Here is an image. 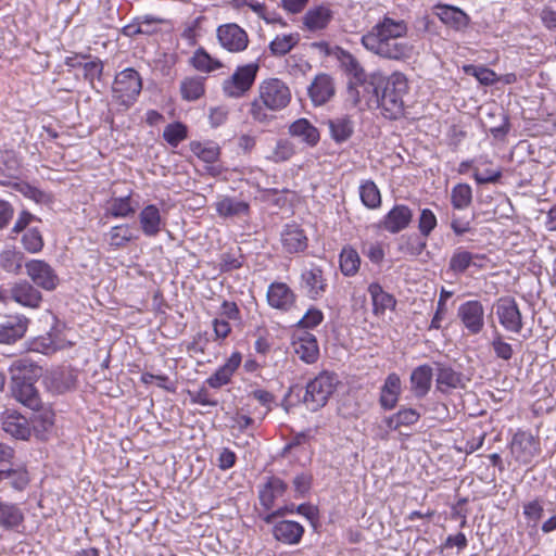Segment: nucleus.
Returning <instances> with one entry per match:
<instances>
[{
    "instance_id": "f257e3e1",
    "label": "nucleus",
    "mask_w": 556,
    "mask_h": 556,
    "mask_svg": "<svg viewBox=\"0 0 556 556\" xmlns=\"http://www.w3.org/2000/svg\"><path fill=\"white\" fill-rule=\"evenodd\" d=\"M408 27L405 21L384 16L362 36L361 42L369 52L387 60L405 61L414 47L405 40Z\"/></svg>"
},
{
    "instance_id": "f03ea898",
    "label": "nucleus",
    "mask_w": 556,
    "mask_h": 556,
    "mask_svg": "<svg viewBox=\"0 0 556 556\" xmlns=\"http://www.w3.org/2000/svg\"><path fill=\"white\" fill-rule=\"evenodd\" d=\"M408 91L407 78L404 74L395 72L391 74L382 86L372 87L366 92L375 97L381 114L388 119H399L404 114L403 97Z\"/></svg>"
},
{
    "instance_id": "7ed1b4c3",
    "label": "nucleus",
    "mask_w": 556,
    "mask_h": 556,
    "mask_svg": "<svg viewBox=\"0 0 556 556\" xmlns=\"http://www.w3.org/2000/svg\"><path fill=\"white\" fill-rule=\"evenodd\" d=\"M40 368L27 358L16 359L10 367L12 396L31 410L41 407V400L34 386Z\"/></svg>"
},
{
    "instance_id": "20e7f679",
    "label": "nucleus",
    "mask_w": 556,
    "mask_h": 556,
    "mask_svg": "<svg viewBox=\"0 0 556 556\" xmlns=\"http://www.w3.org/2000/svg\"><path fill=\"white\" fill-rule=\"evenodd\" d=\"M258 92L260 97L252 102L250 113L255 121L261 123L269 118L266 109L282 110L291 100L289 87L278 78L264 80L258 87Z\"/></svg>"
},
{
    "instance_id": "39448f33",
    "label": "nucleus",
    "mask_w": 556,
    "mask_h": 556,
    "mask_svg": "<svg viewBox=\"0 0 556 556\" xmlns=\"http://www.w3.org/2000/svg\"><path fill=\"white\" fill-rule=\"evenodd\" d=\"M333 56L339 61L340 67L351 76L349 81V94L357 104L361 101V93L372 87V81H367L366 74L357 59L341 47L336 46Z\"/></svg>"
},
{
    "instance_id": "423d86ee",
    "label": "nucleus",
    "mask_w": 556,
    "mask_h": 556,
    "mask_svg": "<svg viewBox=\"0 0 556 556\" xmlns=\"http://www.w3.org/2000/svg\"><path fill=\"white\" fill-rule=\"evenodd\" d=\"M141 90L142 77L135 68L127 67L115 75L112 98L127 110L136 103Z\"/></svg>"
},
{
    "instance_id": "0eeeda50",
    "label": "nucleus",
    "mask_w": 556,
    "mask_h": 556,
    "mask_svg": "<svg viewBox=\"0 0 556 556\" xmlns=\"http://www.w3.org/2000/svg\"><path fill=\"white\" fill-rule=\"evenodd\" d=\"M338 383L337 375L327 370L321 371L311 380L306 386L304 395V403L308 409L316 412L324 407L336 391Z\"/></svg>"
},
{
    "instance_id": "6e6552de",
    "label": "nucleus",
    "mask_w": 556,
    "mask_h": 556,
    "mask_svg": "<svg viewBox=\"0 0 556 556\" xmlns=\"http://www.w3.org/2000/svg\"><path fill=\"white\" fill-rule=\"evenodd\" d=\"M258 71L257 62L238 66L233 74L224 80V93L233 99L243 97L254 85Z\"/></svg>"
},
{
    "instance_id": "1a4fd4ad",
    "label": "nucleus",
    "mask_w": 556,
    "mask_h": 556,
    "mask_svg": "<svg viewBox=\"0 0 556 556\" xmlns=\"http://www.w3.org/2000/svg\"><path fill=\"white\" fill-rule=\"evenodd\" d=\"M493 309L500 325L508 332L519 333L523 328V318L513 296H502L493 303Z\"/></svg>"
},
{
    "instance_id": "9d476101",
    "label": "nucleus",
    "mask_w": 556,
    "mask_h": 556,
    "mask_svg": "<svg viewBox=\"0 0 556 556\" xmlns=\"http://www.w3.org/2000/svg\"><path fill=\"white\" fill-rule=\"evenodd\" d=\"M216 37L220 47L230 53L243 52L250 42L248 33L236 23L219 25Z\"/></svg>"
},
{
    "instance_id": "9b49d317",
    "label": "nucleus",
    "mask_w": 556,
    "mask_h": 556,
    "mask_svg": "<svg viewBox=\"0 0 556 556\" xmlns=\"http://www.w3.org/2000/svg\"><path fill=\"white\" fill-rule=\"evenodd\" d=\"M300 287L308 299L315 301L321 299L328 287L323 268L316 264L305 268L300 277Z\"/></svg>"
},
{
    "instance_id": "f8f14e48",
    "label": "nucleus",
    "mask_w": 556,
    "mask_h": 556,
    "mask_svg": "<svg viewBox=\"0 0 556 556\" xmlns=\"http://www.w3.org/2000/svg\"><path fill=\"white\" fill-rule=\"evenodd\" d=\"M457 317L469 334H479L484 327V307L478 300L462 303L457 309Z\"/></svg>"
},
{
    "instance_id": "ddd939ff",
    "label": "nucleus",
    "mask_w": 556,
    "mask_h": 556,
    "mask_svg": "<svg viewBox=\"0 0 556 556\" xmlns=\"http://www.w3.org/2000/svg\"><path fill=\"white\" fill-rule=\"evenodd\" d=\"M26 274L39 288L52 291L59 283L54 269L42 260H30L25 264Z\"/></svg>"
},
{
    "instance_id": "4468645a",
    "label": "nucleus",
    "mask_w": 556,
    "mask_h": 556,
    "mask_svg": "<svg viewBox=\"0 0 556 556\" xmlns=\"http://www.w3.org/2000/svg\"><path fill=\"white\" fill-rule=\"evenodd\" d=\"M29 319L24 315H9L0 319V344H14L28 328Z\"/></svg>"
},
{
    "instance_id": "2eb2a0df",
    "label": "nucleus",
    "mask_w": 556,
    "mask_h": 556,
    "mask_svg": "<svg viewBox=\"0 0 556 556\" xmlns=\"http://www.w3.org/2000/svg\"><path fill=\"white\" fill-rule=\"evenodd\" d=\"M413 219V211L405 204H395L379 222L378 227L390 232L399 233L406 229Z\"/></svg>"
},
{
    "instance_id": "dca6fc26",
    "label": "nucleus",
    "mask_w": 556,
    "mask_h": 556,
    "mask_svg": "<svg viewBox=\"0 0 556 556\" xmlns=\"http://www.w3.org/2000/svg\"><path fill=\"white\" fill-rule=\"evenodd\" d=\"M432 11L444 25L457 31L464 30L470 23L467 13L451 4L438 3Z\"/></svg>"
},
{
    "instance_id": "f3484780",
    "label": "nucleus",
    "mask_w": 556,
    "mask_h": 556,
    "mask_svg": "<svg viewBox=\"0 0 556 556\" xmlns=\"http://www.w3.org/2000/svg\"><path fill=\"white\" fill-rule=\"evenodd\" d=\"M437 370L435 387L441 393L447 394L454 389L466 387L464 375L444 363H434Z\"/></svg>"
},
{
    "instance_id": "a211bd4d",
    "label": "nucleus",
    "mask_w": 556,
    "mask_h": 556,
    "mask_svg": "<svg viewBox=\"0 0 556 556\" xmlns=\"http://www.w3.org/2000/svg\"><path fill=\"white\" fill-rule=\"evenodd\" d=\"M274 539L286 545H298L304 535V527L294 520H280L271 523Z\"/></svg>"
},
{
    "instance_id": "6ab92c4d",
    "label": "nucleus",
    "mask_w": 556,
    "mask_h": 556,
    "mask_svg": "<svg viewBox=\"0 0 556 556\" xmlns=\"http://www.w3.org/2000/svg\"><path fill=\"white\" fill-rule=\"evenodd\" d=\"M296 295L285 282H273L267 290L268 304L280 311H289L295 303Z\"/></svg>"
},
{
    "instance_id": "aec40b11",
    "label": "nucleus",
    "mask_w": 556,
    "mask_h": 556,
    "mask_svg": "<svg viewBox=\"0 0 556 556\" xmlns=\"http://www.w3.org/2000/svg\"><path fill=\"white\" fill-rule=\"evenodd\" d=\"M2 429L12 438L27 440L31 428L26 417L15 410H7L2 416Z\"/></svg>"
},
{
    "instance_id": "412c9836",
    "label": "nucleus",
    "mask_w": 556,
    "mask_h": 556,
    "mask_svg": "<svg viewBox=\"0 0 556 556\" xmlns=\"http://www.w3.org/2000/svg\"><path fill=\"white\" fill-rule=\"evenodd\" d=\"M307 91L315 106L324 105L334 96L333 80L328 74L320 73L316 75Z\"/></svg>"
},
{
    "instance_id": "4be33fe9",
    "label": "nucleus",
    "mask_w": 556,
    "mask_h": 556,
    "mask_svg": "<svg viewBox=\"0 0 556 556\" xmlns=\"http://www.w3.org/2000/svg\"><path fill=\"white\" fill-rule=\"evenodd\" d=\"M433 368L428 364H421L410 372V391L416 399H424L432 386Z\"/></svg>"
},
{
    "instance_id": "5701e85b",
    "label": "nucleus",
    "mask_w": 556,
    "mask_h": 556,
    "mask_svg": "<svg viewBox=\"0 0 556 556\" xmlns=\"http://www.w3.org/2000/svg\"><path fill=\"white\" fill-rule=\"evenodd\" d=\"M288 489V484L280 478L271 476L258 489L260 504L269 510L274 507L277 497L282 496Z\"/></svg>"
},
{
    "instance_id": "b1692460",
    "label": "nucleus",
    "mask_w": 556,
    "mask_h": 556,
    "mask_svg": "<svg viewBox=\"0 0 556 556\" xmlns=\"http://www.w3.org/2000/svg\"><path fill=\"white\" fill-rule=\"evenodd\" d=\"M140 228L146 237H156L165 225L159 207L154 204L144 206L138 215Z\"/></svg>"
},
{
    "instance_id": "393cba45",
    "label": "nucleus",
    "mask_w": 556,
    "mask_h": 556,
    "mask_svg": "<svg viewBox=\"0 0 556 556\" xmlns=\"http://www.w3.org/2000/svg\"><path fill=\"white\" fill-rule=\"evenodd\" d=\"M241 359V354L239 352H233L227 362L205 380V383L213 389H219L228 384L231 377L239 368Z\"/></svg>"
},
{
    "instance_id": "a878e982",
    "label": "nucleus",
    "mask_w": 556,
    "mask_h": 556,
    "mask_svg": "<svg viewBox=\"0 0 556 556\" xmlns=\"http://www.w3.org/2000/svg\"><path fill=\"white\" fill-rule=\"evenodd\" d=\"M281 242L288 253H300L307 248L308 239L299 225L289 224L281 232Z\"/></svg>"
},
{
    "instance_id": "bb28decb",
    "label": "nucleus",
    "mask_w": 556,
    "mask_h": 556,
    "mask_svg": "<svg viewBox=\"0 0 556 556\" xmlns=\"http://www.w3.org/2000/svg\"><path fill=\"white\" fill-rule=\"evenodd\" d=\"M10 295L16 303L33 308L38 307L42 300L41 293L26 280L14 283Z\"/></svg>"
},
{
    "instance_id": "cd10ccee",
    "label": "nucleus",
    "mask_w": 556,
    "mask_h": 556,
    "mask_svg": "<svg viewBox=\"0 0 556 556\" xmlns=\"http://www.w3.org/2000/svg\"><path fill=\"white\" fill-rule=\"evenodd\" d=\"M333 18V12L327 5H317L306 11L303 25L311 31L325 29Z\"/></svg>"
},
{
    "instance_id": "c85d7f7f",
    "label": "nucleus",
    "mask_w": 556,
    "mask_h": 556,
    "mask_svg": "<svg viewBox=\"0 0 556 556\" xmlns=\"http://www.w3.org/2000/svg\"><path fill=\"white\" fill-rule=\"evenodd\" d=\"M295 354L306 364H313L319 355L317 339L309 332H304L293 342Z\"/></svg>"
},
{
    "instance_id": "c756f323",
    "label": "nucleus",
    "mask_w": 556,
    "mask_h": 556,
    "mask_svg": "<svg viewBox=\"0 0 556 556\" xmlns=\"http://www.w3.org/2000/svg\"><path fill=\"white\" fill-rule=\"evenodd\" d=\"M289 135L299 138L308 147H315L320 135L318 129L306 118H299L289 126Z\"/></svg>"
},
{
    "instance_id": "7c9ffc66",
    "label": "nucleus",
    "mask_w": 556,
    "mask_h": 556,
    "mask_svg": "<svg viewBox=\"0 0 556 556\" xmlns=\"http://www.w3.org/2000/svg\"><path fill=\"white\" fill-rule=\"evenodd\" d=\"M368 293L370 294L372 312L376 316H382L388 308H395V298L392 294L386 292L380 283H370L368 287Z\"/></svg>"
},
{
    "instance_id": "2f4dec72",
    "label": "nucleus",
    "mask_w": 556,
    "mask_h": 556,
    "mask_svg": "<svg viewBox=\"0 0 556 556\" xmlns=\"http://www.w3.org/2000/svg\"><path fill=\"white\" fill-rule=\"evenodd\" d=\"M215 210L220 217H240L249 215L250 204L232 197H223L215 204Z\"/></svg>"
},
{
    "instance_id": "473e14b6",
    "label": "nucleus",
    "mask_w": 556,
    "mask_h": 556,
    "mask_svg": "<svg viewBox=\"0 0 556 556\" xmlns=\"http://www.w3.org/2000/svg\"><path fill=\"white\" fill-rule=\"evenodd\" d=\"M484 255L473 254L462 248L455 250L448 262V268L456 274H464L470 266L481 267L477 261H483Z\"/></svg>"
},
{
    "instance_id": "72a5a7b5",
    "label": "nucleus",
    "mask_w": 556,
    "mask_h": 556,
    "mask_svg": "<svg viewBox=\"0 0 556 556\" xmlns=\"http://www.w3.org/2000/svg\"><path fill=\"white\" fill-rule=\"evenodd\" d=\"M23 521L24 514L16 504L0 501V526L4 530H14Z\"/></svg>"
},
{
    "instance_id": "f704fd0d",
    "label": "nucleus",
    "mask_w": 556,
    "mask_h": 556,
    "mask_svg": "<svg viewBox=\"0 0 556 556\" xmlns=\"http://www.w3.org/2000/svg\"><path fill=\"white\" fill-rule=\"evenodd\" d=\"M331 138L337 143L345 142L354 132V124L348 116H339L327 122Z\"/></svg>"
},
{
    "instance_id": "c9c22d12",
    "label": "nucleus",
    "mask_w": 556,
    "mask_h": 556,
    "mask_svg": "<svg viewBox=\"0 0 556 556\" xmlns=\"http://www.w3.org/2000/svg\"><path fill=\"white\" fill-rule=\"evenodd\" d=\"M205 77L190 76L185 77L180 83V94L186 101H195L205 92Z\"/></svg>"
},
{
    "instance_id": "e433bc0d",
    "label": "nucleus",
    "mask_w": 556,
    "mask_h": 556,
    "mask_svg": "<svg viewBox=\"0 0 556 556\" xmlns=\"http://www.w3.org/2000/svg\"><path fill=\"white\" fill-rule=\"evenodd\" d=\"M190 63L197 71L203 73H212L224 66L218 59L211 56V54H208V52L202 47L194 51Z\"/></svg>"
},
{
    "instance_id": "4c0bfd02",
    "label": "nucleus",
    "mask_w": 556,
    "mask_h": 556,
    "mask_svg": "<svg viewBox=\"0 0 556 556\" xmlns=\"http://www.w3.org/2000/svg\"><path fill=\"white\" fill-rule=\"evenodd\" d=\"M163 23L162 18L144 15L141 17H136L131 23L125 25L122 28V34L126 37L132 38L137 35H151L155 31L154 28H144L143 24H161Z\"/></svg>"
},
{
    "instance_id": "58836bf2",
    "label": "nucleus",
    "mask_w": 556,
    "mask_h": 556,
    "mask_svg": "<svg viewBox=\"0 0 556 556\" xmlns=\"http://www.w3.org/2000/svg\"><path fill=\"white\" fill-rule=\"evenodd\" d=\"M136 213V207L131 204V195L113 198L110 201L106 210V215L114 218H127L132 217Z\"/></svg>"
},
{
    "instance_id": "ea45409f",
    "label": "nucleus",
    "mask_w": 556,
    "mask_h": 556,
    "mask_svg": "<svg viewBox=\"0 0 556 556\" xmlns=\"http://www.w3.org/2000/svg\"><path fill=\"white\" fill-rule=\"evenodd\" d=\"M359 198L364 206L376 210L381 206V193L377 185L368 179L359 185Z\"/></svg>"
},
{
    "instance_id": "a19ab883",
    "label": "nucleus",
    "mask_w": 556,
    "mask_h": 556,
    "mask_svg": "<svg viewBox=\"0 0 556 556\" xmlns=\"http://www.w3.org/2000/svg\"><path fill=\"white\" fill-rule=\"evenodd\" d=\"M427 238L421 235L402 236L399 243V251L413 257L419 256L427 248Z\"/></svg>"
},
{
    "instance_id": "79ce46f5",
    "label": "nucleus",
    "mask_w": 556,
    "mask_h": 556,
    "mask_svg": "<svg viewBox=\"0 0 556 556\" xmlns=\"http://www.w3.org/2000/svg\"><path fill=\"white\" fill-rule=\"evenodd\" d=\"M190 150L203 162L207 164L215 163L220 155V148L213 141L200 142L191 141Z\"/></svg>"
},
{
    "instance_id": "37998d69",
    "label": "nucleus",
    "mask_w": 556,
    "mask_h": 556,
    "mask_svg": "<svg viewBox=\"0 0 556 556\" xmlns=\"http://www.w3.org/2000/svg\"><path fill=\"white\" fill-rule=\"evenodd\" d=\"M24 258V253L15 248L5 249L0 253V267L7 273L17 275L22 269Z\"/></svg>"
},
{
    "instance_id": "c03bdc74",
    "label": "nucleus",
    "mask_w": 556,
    "mask_h": 556,
    "mask_svg": "<svg viewBox=\"0 0 556 556\" xmlns=\"http://www.w3.org/2000/svg\"><path fill=\"white\" fill-rule=\"evenodd\" d=\"M299 40V34L278 35L268 46L270 54L274 56H283L298 45Z\"/></svg>"
},
{
    "instance_id": "a18cd8bd",
    "label": "nucleus",
    "mask_w": 556,
    "mask_h": 556,
    "mask_svg": "<svg viewBox=\"0 0 556 556\" xmlns=\"http://www.w3.org/2000/svg\"><path fill=\"white\" fill-rule=\"evenodd\" d=\"M109 244L112 249L124 248L128 242L137 239L127 224L113 226L109 231Z\"/></svg>"
},
{
    "instance_id": "49530a36",
    "label": "nucleus",
    "mask_w": 556,
    "mask_h": 556,
    "mask_svg": "<svg viewBox=\"0 0 556 556\" xmlns=\"http://www.w3.org/2000/svg\"><path fill=\"white\" fill-rule=\"evenodd\" d=\"M451 203L455 210H465L472 203V189L468 184H457L451 190Z\"/></svg>"
},
{
    "instance_id": "de8ad7c7",
    "label": "nucleus",
    "mask_w": 556,
    "mask_h": 556,
    "mask_svg": "<svg viewBox=\"0 0 556 556\" xmlns=\"http://www.w3.org/2000/svg\"><path fill=\"white\" fill-rule=\"evenodd\" d=\"M13 189L23 194L25 198L30 199L39 204H47L51 202L52 199L50 193L42 191L26 181L15 182L13 185Z\"/></svg>"
},
{
    "instance_id": "09e8293b",
    "label": "nucleus",
    "mask_w": 556,
    "mask_h": 556,
    "mask_svg": "<svg viewBox=\"0 0 556 556\" xmlns=\"http://www.w3.org/2000/svg\"><path fill=\"white\" fill-rule=\"evenodd\" d=\"M489 119L498 118V124H488L484 122V127L491 132V135L495 138L504 137L509 131V121L508 116L505 114L503 109H495L494 111H490L486 114Z\"/></svg>"
},
{
    "instance_id": "8fccbe9b",
    "label": "nucleus",
    "mask_w": 556,
    "mask_h": 556,
    "mask_svg": "<svg viewBox=\"0 0 556 556\" xmlns=\"http://www.w3.org/2000/svg\"><path fill=\"white\" fill-rule=\"evenodd\" d=\"M361 260L358 253L352 248H344L340 254V268L344 276H354L359 268Z\"/></svg>"
},
{
    "instance_id": "3c124183",
    "label": "nucleus",
    "mask_w": 556,
    "mask_h": 556,
    "mask_svg": "<svg viewBox=\"0 0 556 556\" xmlns=\"http://www.w3.org/2000/svg\"><path fill=\"white\" fill-rule=\"evenodd\" d=\"M188 136L187 126L180 122L168 124L163 131L164 140L173 148L184 141Z\"/></svg>"
},
{
    "instance_id": "603ef678",
    "label": "nucleus",
    "mask_w": 556,
    "mask_h": 556,
    "mask_svg": "<svg viewBox=\"0 0 556 556\" xmlns=\"http://www.w3.org/2000/svg\"><path fill=\"white\" fill-rule=\"evenodd\" d=\"M295 153L294 144L288 139H279L267 159L274 163L289 161Z\"/></svg>"
},
{
    "instance_id": "864d4df0",
    "label": "nucleus",
    "mask_w": 556,
    "mask_h": 556,
    "mask_svg": "<svg viewBox=\"0 0 556 556\" xmlns=\"http://www.w3.org/2000/svg\"><path fill=\"white\" fill-rule=\"evenodd\" d=\"M5 480H10V485L16 491H23L29 484V475L24 467L5 469Z\"/></svg>"
},
{
    "instance_id": "5fc2aeb1",
    "label": "nucleus",
    "mask_w": 556,
    "mask_h": 556,
    "mask_svg": "<svg viewBox=\"0 0 556 556\" xmlns=\"http://www.w3.org/2000/svg\"><path fill=\"white\" fill-rule=\"evenodd\" d=\"M464 71L467 75L476 77L480 84L485 86H491L497 80L496 74L482 65H466Z\"/></svg>"
},
{
    "instance_id": "6e6d98bb",
    "label": "nucleus",
    "mask_w": 556,
    "mask_h": 556,
    "mask_svg": "<svg viewBox=\"0 0 556 556\" xmlns=\"http://www.w3.org/2000/svg\"><path fill=\"white\" fill-rule=\"evenodd\" d=\"M22 244L29 253H38L43 248V239L38 228H29L22 237Z\"/></svg>"
},
{
    "instance_id": "4d7b16f0",
    "label": "nucleus",
    "mask_w": 556,
    "mask_h": 556,
    "mask_svg": "<svg viewBox=\"0 0 556 556\" xmlns=\"http://www.w3.org/2000/svg\"><path fill=\"white\" fill-rule=\"evenodd\" d=\"M491 346L496 357L503 361L511 359L514 355L513 346L510 343L504 340L503 336L498 331H495L493 339L491 341Z\"/></svg>"
},
{
    "instance_id": "13d9d810",
    "label": "nucleus",
    "mask_w": 556,
    "mask_h": 556,
    "mask_svg": "<svg viewBox=\"0 0 556 556\" xmlns=\"http://www.w3.org/2000/svg\"><path fill=\"white\" fill-rule=\"evenodd\" d=\"M438 225L435 214L430 208H422L418 218V230L420 235L428 238Z\"/></svg>"
},
{
    "instance_id": "bf43d9fd",
    "label": "nucleus",
    "mask_w": 556,
    "mask_h": 556,
    "mask_svg": "<svg viewBox=\"0 0 556 556\" xmlns=\"http://www.w3.org/2000/svg\"><path fill=\"white\" fill-rule=\"evenodd\" d=\"M56 350H58V346L51 336L35 338L29 343V351L46 354V355L52 354Z\"/></svg>"
},
{
    "instance_id": "052dcab7",
    "label": "nucleus",
    "mask_w": 556,
    "mask_h": 556,
    "mask_svg": "<svg viewBox=\"0 0 556 556\" xmlns=\"http://www.w3.org/2000/svg\"><path fill=\"white\" fill-rule=\"evenodd\" d=\"M323 320V312L316 307H312L307 309L304 316L296 323V327L301 329H313L320 325Z\"/></svg>"
},
{
    "instance_id": "680f3d73",
    "label": "nucleus",
    "mask_w": 556,
    "mask_h": 556,
    "mask_svg": "<svg viewBox=\"0 0 556 556\" xmlns=\"http://www.w3.org/2000/svg\"><path fill=\"white\" fill-rule=\"evenodd\" d=\"M84 70V78L90 83L93 87L94 79H100L103 74V62L100 59H96L90 62H86L81 65Z\"/></svg>"
},
{
    "instance_id": "e2e57ef3",
    "label": "nucleus",
    "mask_w": 556,
    "mask_h": 556,
    "mask_svg": "<svg viewBox=\"0 0 556 556\" xmlns=\"http://www.w3.org/2000/svg\"><path fill=\"white\" fill-rule=\"evenodd\" d=\"M395 416L400 428L413 426L420 418V414L415 408L410 407H402L395 413Z\"/></svg>"
},
{
    "instance_id": "0e129e2a",
    "label": "nucleus",
    "mask_w": 556,
    "mask_h": 556,
    "mask_svg": "<svg viewBox=\"0 0 556 556\" xmlns=\"http://www.w3.org/2000/svg\"><path fill=\"white\" fill-rule=\"evenodd\" d=\"M313 482V476L307 472H301L293 479V486L296 493V497H303L311 490Z\"/></svg>"
},
{
    "instance_id": "69168bd1",
    "label": "nucleus",
    "mask_w": 556,
    "mask_h": 556,
    "mask_svg": "<svg viewBox=\"0 0 556 556\" xmlns=\"http://www.w3.org/2000/svg\"><path fill=\"white\" fill-rule=\"evenodd\" d=\"M543 513L544 509L539 500L523 504V515L529 522L535 525L542 518Z\"/></svg>"
},
{
    "instance_id": "338daca9",
    "label": "nucleus",
    "mask_w": 556,
    "mask_h": 556,
    "mask_svg": "<svg viewBox=\"0 0 556 556\" xmlns=\"http://www.w3.org/2000/svg\"><path fill=\"white\" fill-rule=\"evenodd\" d=\"M242 255H236L235 253H223L220 255L219 268L220 271L227 273L238 269L242 266Z\"/></svg>"
},
{
    "instance_id": "774afa93",
    "label": "nucleus",
    "mask_w": 556,
    "mask_h": 556,
    "mask_svg": "<svg viewBox=\"0 0 556 556\" xmlns=\"http://www.w3.org/2000/svg\"><path fill=\"white\" fill-rule=\"evenodd\" d=\"M540 20L543 26L549 31H556V10L549 5H544L540 13Z\"/></svg>"
}]
</instances>
